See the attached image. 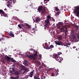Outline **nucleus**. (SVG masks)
<instances>
[{"label": "nucleus", "instance_id": "obj_1", "mask_svg": "<svg viewBox=\"0 0 79 79\" xmlns=\"http://www.w3.org/2000/svg\"><path fill=\"white\" fill-rule=\"evenodd\" d=\"M10 73L11 74L13 75H15V76H17L16 77H17V79H19V72L18 71H17L15 70V67H13L10 69Z\"/></svg>", "mask_w": 79, "mask_h": 79}, {"label": "nucleus", "instance_id": "obj_2", "mask_svg": "<svg viewBox=\"0 0 79 79\" xmlns=\"http://www.w3.org/2000/svg\"><path fill=\"white\" fill-rule=\"evenodd\" d=\"M62 53L61 52H58L57 54H53L52 58H55L56 61H58L59 62H61V58L60 57V55H61Z\"/></svg>", "mask_w": 79, "mask_h": 79}, {"label": "nucleus", "instance_id": "obj_3", "mask_svg": "<svg viewBox=\"0 0 79 79\" xmlns=\"http://www.w3.org/2000/svg\"><path fill=\"white\" fill-rule=\"evenodd\" d=\"M45 7L43 6L42 7V6H40L38 8L37 10L39 13H40L41 11V13L44 14L45 13L46 10H45Z\"/></svg>", "mask_w": 79, "mask_h": 79}, {"label": "nucleus", "instance_id": "obj_4", "mask_svg": "<svg viewBox=\"0 0 79 79\" xmlns=\"http://www.w3.org/2000/svg\"><path fill=\"white\" fill-rule=\"evenodd\" d=\"M37 55V52H35V53L34 54L31 55H26V57L28 58L29 59H31V60H35V57Z\"/></svg>", "mask_w": 79, "mask_h": 79}, {"label": "nucleus", "instance_id": "obj_5", "mask_svg": "<svg viewBox=\"0 0 79 79\" xmlns=\"http://www.w3.org/2000/svg\"><path fill=\"white\" fill-rule=\"evenodd\" d=\"M75 9L74 10V14L76 15V16L79 17V6H78L75 7Z\"/></svg>", "mask_w": 79, "mask_h": 79}, {"label": "nucleus", "instance_id": "obj_6", "mask_svg": "<svg viewBox=\"0 0 79 79\" xmlns=\"http://www.w3.org/2000/svg\"><path fill=\"white\" fill-rule=\"evenodd\" d=\"M45 23L46 24L44 25V27L45 29H48V28H49V26H50V20H45Z\"/></svg>", "mask_w": 79, "mask_h": 79}, {"label": "nucleus", "instance_id": "obj_7", "mask_svg": "<svg viewBox=\"0 0 79 79\" xmlns=\"http://www.w3.org/2000/svg\"><path fill=\"white\" fill-rule=\"evenodd\" d=\"M5 60H6L7 61H10V60L11 61V62H15L16 63V61L15 60H14V59L13 58L7 56L6 55L5 56Z\"/></svg>", "mask_w": 79, "mask_h": 79}, {"label": "nucleus", "instance_id": "obj_8", "mask_svg": "<svg viewBox=\"0 0 79 79\" xmlns=\"http://www.w3.org/2000/svg\"><path fill=\"white\" fill-rule=\"evenodd\" d=\"M11 3L12 4H15V3H16V0H9L8 2H7V5L8 7H9V6H11Z\"/></svg>", "mask_w": 79, "mask_h": 79}, {"label": "nucleus", "instance_id": "obj_9", "mask_svg": "<svg viewBox=\"0 0 79 79\" xmlns=\"http://www.w3.org/2000/svg\"><path fill=\"white\" fill-rule=\"evenodd\" d=\"M0 13L2 14L1 15V16H3L4 17H6V18H8V15L2 10H0Z\"/></svg>", "mask_w": 79, "mask_h": 79}, {"label": "nucleus", "instance_id": "obj_10", "mask_svg": "<svg viewBox=\"0 0 79 79\" xmlns=\"http://www.w3.org/2000/svg\"><path fill=\"white\" fill-rule=\"evenodd\" d=\"M55 43L56 45H62L63 44V43L61 42H59V41H55Z\"/></svg>", "mask_w": 79, "mask_h": 79}, {"label": "nucleus", "instance_id": "obj_11", "mask_svg": "<svg viewBox=\"0 0 79 79\" xmlns=\"http://www.w3.org/2000/svg\"><path fill=\"white\" fill-rule=\"evenodd\" d=\"M65 29H66V26H63L62 27H61L60 28V31L61 32H64V31H65Z\"/></svg>", "mask_w": 79, "mask_h": 79}, {"label": "nucleus", "instance_id": "obj_12", "mask_svg": "<svg viewBox=\"0 0 79 79\" xmlns=\"http://www.w3.org/2000/svg\"><path fill=\"white\" fill-rule=\"evenodd\" d=\"M9 35L11 36L12 37H15V35L13 34L12 31H10L9 33H8Z\"/></svg>", "mask_w": 79, "mask_h": 79}, {"label": "nucleus", "instance_id": "obj_13", "mask_svg": "<svg viewBox=\"0 0 79 79\" xmlns=\"http://www.w3.org/2000/svg\"><path fill=\"white\" fill-rule=\"evenodd\" d=\"M40 74H37L35 76H34L35 79H40V77H39V76Z\"/></svg>", "mask_w": 79, "mask_h": 79}, {"label": "nucleus", "instance_id": "obj_14", "mask_svg": "<svg viewBox=\"0 0 79 79\" xmlns=\"http://www.w3.org/2000/svg\"><path fill=\"white\" fill-rule=\"evenodd\" d=\"M40 19L39 18L37 17L35 19V21L36 23H39V21H40Z\"/></svg>", "mask_w": 79, "mask_h": 79}, {"label": "nucleus", "instance_id": "obj_15", "mask_svg": "<svg viewBox=\"0 0 79 79\" xmlns=\"http://www.w3.org/2000/svg\"><path fill=\"white\" fill-rule=\"evenodd\" d=\"M51 16L50 15H48L47 16V20H50V19L51 20Z\"/></svg>", "mask_w": 79, "mask_h": 79}, {"label": "nucleus", "instance_id": "obj_16", "mask_svg": "<svg viewBox=\"0 0 79 79\" xmlns=\"http://www.w3.org/2000/svg\"><path fill=\"white\" fill-rule=\"evenodd\" d=\"M33 73H34V71H32L30 73L29 75V76L30 77H32V76L33 75Z\"/></svg>", "mask_w": 79, "mask_h": 79}, {"label": "nucleus", "instance_id": "obj_17", "mask_svg": "<svg viewBox=\"0 0 79 79\" xmlns=\"http://www.w3.org/2000/svg\"><path fill=\"white\" fill-rule=\"evenodd\" d=\"M22 26H23V27H24L25 26H28V24L27 23H25V24H21Z\"/></svg>", "mask_w": 79, "mask_h": 79}, {"label": "nucleus", "instance_id": "obj_18", "mask_svg": "<svg viewBox=\"0 0 79 79\" xmlns=\"http://www.w3.org/2000/svg\"><path fill=\"white\" fill-rule=\"evenodd\" d=\"M58 25H59V26H63L62 25L63 24V23L62 22H59L58 23Z\"/></svg>", "mask_w": 79, "mask_h": 79}, {"label": "nucleus", "instance_id": "obj_19", "mask_svg": "<svg viewBox=\"0 0 79 79\" xmlns=\"http://www.w3.org/2000/svg\"><path fill=\"white\" fill-rule=\"evenodd\" d=\"M66 28L65 29V34H66V33H67V32H68V28H66Z\"/></svg>", "mask_w": 79, "mask_h": 79}, {"label": "nucleus", "instance_id": "obj_20", "mask_svg": "<svg viewBox=\"0 0 79 79\" xmlns=\"http://www.w3.org/2000/svg\"><path fill=\"white\" fill-rule=\"evenodd\" d=\"M45 47L47 50H49L50 49L49 47L48 46V45H45Z\"/></svg>", "mask_w": 79, "mask_h": 79}, {"label": "nucleus", "instance_id": "obj_21", "mask_svg": "<svg viewBox=\"0 0 79 79\" xmlns=\"http://www.w3.org/2000/svg\"><path fill=\"white\" fill-rule=\"evenodd\" d=\"M75 28L76 29V31H78V29H79V27L77 25L75 26Z\"/></svg>", "mask_w": 79, "mask_h": 79}, {"label": "nucleus", "instance_id": "obj_22", "mask_svg": "<svg viewBox=\"0 0 79 79\" xmlns=\"http://www.w3.org/2000/svg\"><path fill=\"white\" fill-rule=\"evenodd\" d=\"M54 8H55L56 11H59V9L58 8V7H55Z\"/></svg>", "mask_w": 79, "mask_h": 79}, {"label": "nucleus", "instance_id": "obj_23", "mask_svg": "<svg viewBox=\"0 0 79 79\" xmlns=\"http://www.w3.org/2000/svg\"><path fill=\"white\" fill-rule=\"evenodd\" d=\"M11 79H17V77H11Z\"/></svg>", "mask_w": 79, "mask_h": 79}, {"label": "nucleus", "instance_id": "obj_24", "mask_svg": "<svg viewBox=\"0 0 79 79\" xmlns=\"http://www.w3.org/2000/svg\"><path fill=\"white\" fill-rule=\"evenodd\" d=\"M58 40H61L62 39L61 36H59L58 37Z\"/></svg>", "mask_w": 79, "mask_h": 79}, {"label": "nucleus", "instance_id": "obj_25", "mask_svg": "<svg viewBox=\"0 0 79 79\" xmlns=\"http://www.w3.org/2000/svg\"><path fill=\"white\" fill-rule=\"evenodd\" d=\"M53 47H54V46H53V45L51 44V46L49 47V49H50L51 48H53Z\"/></svg>", "mask_w": 79, "mask_h": 79}, {"label": "nucleus", "instance_id": "obj_26", "mask_svg": "<svg viewBox=\"0 0 79 79\" xmlns=\"http://www.w3.org/2000/svg\"><path fill=\"white\" fill-rule=\"evenodd\" d=\"M37 65H38V66H39V65H40V62L39 61H38L37 62Z\"/></svg>", "mask_w": 79, "mask_h": 79}, {"label": "nucleus", "instance_id": "obj_27", "mask_svg": "<svg viewBox=\"0 0 79 79\" xmlns=\"http://www.w3.org/2000/svg\"><path fill=\"white\" fill-rule=\"evenodd\" d=\"M41 65L42 66H43V68H45V67H46L45 65L44 64H42Z\"/></svg>", "mask_w": 79, "mask_h": 79}, {"label": "nucleus", "instance_id": "obj_28", "mask_svg": "<svg viewBox=\"0 0 79 79\" xmlns=\"http://www.w3.org/2000/svg\"><path fill=\"white\" fill-rule=\"evenodd\" d=\"M59 13H59V12H57L56 14V16H58Z\"/></svg>", "mask_w": 79, "mask_h": 79}, {"label": "nucleus", "instance_id": "obj_29", "mask_svg": "<svg viewBox=\"0 0 79 79\" xmlns=\"http://www.w3.org/2000/svg\"><path fill=\"white\" fill-rule=\"evenodd\" d=\"M42 68H43V66L41 65L39 66V69H42Z\"/></svg>", "mask_w": 79, "mask_h": 79}, {"label": "nucleus", "instance_id": "obj_30", "mask_svg": "<svg viewBox=\"0 0 79 79\" xmlns=\"http://www.w3.org/2000/svg\"><path fill=\"white\" fill-rule=\"evenodd\" d=\"M18 26L20 28V29H22V27L20 25H19V24L18 25Z\"/></svg>", "mask_w": 79, "mask_h": 79}, {"label": "nucleus", "instance_id": "obj_31", "mask_svg": "<svg viewBox=\"0 0 79 79\" xmlns=\"http://www.w3.org/2000/svg\"><path fill=\"white\" fill-rule=\"evenodd\" d=\"M28 70H29V69L26 68L25 69V71H28Z\"/></svg>", "mask_w": 79, "mask_h": 79}, {"label": "nucleus", "instance_id": "obj_32", "mask_svg": "<svg viewBox=\"0 0 79 79\" xmlns=\"http://www.w3.org/2000/svg\"><path fill=\"white\" fill-rule=\"evenodd\" d=\"M51 35H53V34H54V32H53V31H51Z\"/></svg>", "mask_w": 79, "mask_h": 79}, {"label": "nucleus", "instance_id": "obj_33", "mask_svg": "<svg viewBox=\"0 0 79 79\" xmlns=\"http://www.w3.org/2000/svg\"><path fill=\"white\" fill-rule=\"evenodd\" d=\"M52 21H53L54 22H55V19H53V18H52Z\"/></svg>", "mask_w": 79, "mask_h": 79}, {"label": "nucleus", "instance_id": "obj_34", "mask_svg": "<svg viewBox=\"0 0 79 79\" xmlns=\"http://www.w3.org/2000/svg\"><path fill=\"white\" fill-rule=\"evenodd\" d=\"M3 36L4 37H7V38H10V37H9L8 36H5L3 35Z\"/></svg>", "mask_w": 79, "mask_h": 79}, {"label": "nucleus", "instance_id": "obj_35", "mask_svg": "<svg viewBox=\"0 0 79 79\" xmlns=\"http://www.w3.org/2000/svg\"><path fill=\"white\" fill-rule=\"evenodd\" d=\"M77 38L79 40V35H77Z\"/></svg>", "mask_w": 79, "mask_h": 79}, {"label": "nucleus", "instance_id": "obj_36", "mask_svg": "<svg viewBox=\"0 0 79 79\" xmlns=\"http://www.w3.org/2000/svg\"><path fill=\"white\" fill-rule=\"evenodd\" d=\"M26 73V71H25L23 72L22 74H24V73Z\"/></svg>", "mask_w": 79, "mask_h": 79}, {"label": "nucleus", "instance_id": "obj_37", "mask_svg": "<svg viewBox=\"0 0 79 79\" xmlns=\"http://www.w3.org/2000/svg\"><path fill=\"white\" fill-rule=\"evenodd\" d=\"M73 48H76V47L74 46L73 47Z\"/></svg>", "mask_w": 79, "mask_h": 79}, {"label": "nucleus", "instance_id": "obj_38", "mask_svg": "<svg viewBox=\"0 0 79 79\" xmlns=\"http://www.w3.org/2000/svg\"><path fill=\"white\" fill-rule=\"evenodd\" d=\"M31 26H28L27 27L28 28H30V27H31Z\"/></svg>", "mask_w": 79, "mask_h": 79}, {"label": "nucleus", "instance_id": "obj_39", "mask_svg": "<svg viewBox=\"0 0 79 79\" xmlns=\"http://www.w3.org/2000/svg\"><path fill=\"white\" fill-rule=\"evenodd\" d=\"M44 2H45V1H48V2H49V0H44Z\"/></svg>", "mask_w": 79, "mask_h": 79}, {"label": "nucleus", "instance_id": "obj_40", "mask_svg": "<svg viewBox=\"0 0 79 79\" xmlns=\"http://www.w3.org/2000/svg\"><path fill=\"white\" fill-rule=\"evenodd\" d=\"M56 71L57 72H59V70L58 69H57V70H56Z\"/></svg>", "mask_w": 79, "mask_h": 79}, {"label": "nucleus", "instance_id": "obj_41", "mask_svg": "<svg viewBox=\"0 0 79 79\" xmlns=\"http://www.w3.org/2000/svg\"><path fill=\"white\" fill-rule=\"evenodd\" d=\"M32 31H35V28H33L32 29Z\"/></svg>", "mask_w": 79, "mask_h": 79}, {"label": "nucleus", "instance_id": "obj_42", "mask_svg": "<svg viewBox=\"0 0 79 79\" xmlns=\"http://www.w3.org/2000/svg\"><path fill=\"white\" fill-rule=\"evenodd\" d=\"M52 76H55L54 75V73H52Z\"/></svg>", "mask_w": 79, "mask_h": 79}, {"label": "nucleus", "instance_id": "obj_43", "mask_svg": "<svg viewBox=\"0 0 79 79\" xmlns=\"http://www.w3.org/2000/svg\"><path fill=\"white\" fill-rule=\"evenodd\" d=\"M73 39H75V38H76V36H73Z\"/></svg>", "mask_w": 79, "mask_h": 79}, {"label": "nucleus", "instance_id": "obj_44", "mask_svg": "<svg viewBox=\"0 0 79 79\" xmlns=\"http://www.w3.org/2000/svg\"><path fill=\"white\" fill-rule=\"evenodd\" d=\"M47 43H45V45H47Z\"/></svg>", "mask_w": 79, "mask_h": 79}, {"label": "nucleus", "instance_id": "obj_45", "mask_svg": "<svg viewBox=\"0 0 79 79\" xmlns=\"http://www.w3.org/2000/svg\"><path fill=\"white\" fill-rule=\"evenodd\" d=\"M30 51H32V49L31 48L30 49Z\"/></svg>", "mask_w": 79, "mask_h": 79}, {"label": "nucleus", "instance_id": "obj_46", "mask_svg": "<svg viewBox=\"0 0 79 79\" xmlns=\"http://www.w3.org/2000/svg\"><path fill=\"white\" fill-rule=\"evenodd\" d=\"M1 39L2 40H3V39H4V38H3V37H2Z\"/></svg>", "mask_w": 79, "mask_h": 79}, {"label": "nucleus", "instance_id": "obj_47", "mask_svg": "<svg viewBox=\"0 0 79 79\" xmlns=\"http://www.w3.org/2000/svg\"><path fill=\"white\" fill-rule=\"evenodd\" d=\"M28 54L29 55H31V53L30 52H28Z\"/></svg>", "mask_w": 79, "mask_h": 79}, {"label": "nucleus", "instance_id": "obj_48", "mask_svg": "<svg viewBox=\"0 0 79 79\" xmlns=\"http://www.w3.org/2000/svg\"><path fill=\"white\" fill-rule=\"evenodd\" d=\"M32 50L33 51H34H34H35V50L34 49H32Z\"/></svg>", "mask_w": 79, "mask_h": 79}, {"label": "nucleus", "instance_id": "obj_49", "mask_svg": "<svg viewBox=\"0 0 79 79\" xmlns=\"http://www.w3.org/2000/svg\"><path fill=\"white\" fill-rule=\"evenodd\" d=\"M28 77H29L28 76L27 77H26V79H27V78H28Z\"/></svg>", "mask_w": 79, "mask_h": 79}, {"label": "nucleus", "instance_id": "obj_50", "mask_svg": "<svg viewBox=\"0 0 79 79\" xmlns=\"http://www.w3.org/2000/svg\"><path fill=\"white\" fill-rule=\"evenodd\" d=\"M39 56H40V57H41L42 55H39Z\"/></svg>", "mask_w": 79, "mask_h": 79}, {"label": "nucleus", "instance_id": "obj_51", "mask_svg": "<svg viewBox=\"0 0 79 79\" xmlns=\"http://www.w3.org/2000/svg\"><path fill=\"white\" fill-rule=\"evenodd\" d=\"M7 10V9H4V10H5V11H6V10Z\"/></svg>", "mask_w": 79, "mask_h": 79}, {"label": "nucleus", "instance_id": "obj_52", "mask_svg": "<svg viewBox=\"0 0 79 79\" xmlns=\"http://www.w3.org/2000/svg\"><path fill=\"white\" fill-rule=\"evenodd\" d=\"M32 4H31V5H29V6H32Z\"/></svg>", "mask_w": 79, "mask_h": 79}, {"label": "nucleus", "instance_id": "obj_53", "mask_svg": "<svg viewBox=\"0 0 79 79\" xmlns=\"http://www.w3.org/2000/svg\"><path fill=\"white\" fill-rule=\"evenodd\" d=\"M44 79H45V76L43 77Z\"/></svg>", "mask_w": 79, "mask_h": 79}, {"label": "nucleus", "instance_id": "obj_54", "mask_svg": "<svg viewBox=\"0 0 79 79\" xmlns=\"http://www.w3.org/2000/svg\"><path fill=\"white\" fill-rule=\"evenodd\" d=\"M76 41H77V42H78L79 41V40H76Z\"/></svg>", "mask_w": 79, "mask_h": 79}, {"label": "nucleus", "instance_id": "obj_55", "mask_svg": "<svg viewBox=\"0 0 79 79\" xmlns=\"http://www.w3.org/2000/svg\"><path fill=\"white\" fill-rule=\"evenodd\" d=\"M2 41V39H0V42H1Z\"/></svg>", "mask_w": 79, "mask_h": 79}, {"label": "nucleus", "instance_id": "obj_56", "mask_svg": "<svg viewBox=\"0 0 79 79\" xmlns=\"http://www.w3.org/2000/svg\"><path fill=\"white\" fill-rule=\"evenodd\" d=\"M41 79H43V77H41Z\"/></svg>", "mask_w": 79, "mask_h": 79}, {"label": "nucleus", "instance_id": "obj_57", "mask_svg": "<svg viewBox=\"0 0 79 79\" xmlns=\"http://www.w3.org/2000/svg\"><path fill=\"white\" fill-rule=\"evenodd\" d=\"M74 32L73 31V34H74Z\"/></svg>", "mask_w": 79, "mask_h": 79}, {"label": "nucleus", "instance_id": "obj_58", "mask_svg": "<svg viewBox=\"0 0 79 79\" xmlns=\"http://www.w3.org/2000/svg\"><path fill=\"white\" fill-rule=\"evenodd\" d=\"M0 65H1V62H0Z\"/></svg>", "mask_w": 79, "mask_h": 79}, {"label": "nucleus", "instance_id": "obj_59", "mask_svg": "<svg viewBox=\"0 0 79 79\" xmlns=\"http://www.w3.org/2000/svg\"><path fill=\"white\" fill-rule=\"evenodd\" d=\"M77 50V48H76V50Z\"/></svg>", "mask_w": 79, "mask_h": 79}, {"label": "nucleus", "instance_id": "obj_60", "mask_svg": "<svg viewBox=\"0 0 79 79\" xmlns=\"http://www.w3.org/2000/svg\"><path fill=\"white\" fill-rule=\"evenodd\" d=\"M69 44H67V45H69Z\"/></svg>", "mask_w": 79, "mask_h": 79}, {"label": "nucleus", "instance_id": "obj_61", "mask_svg": "<svg viewBox=\"0 0 79 79\" xmlns=\"http://www.w3.org/2000/svg\"><path fill=\"white\" fill-rule=\"evenodd\" d=\"M66 22H67L66 21H65V23H66Z\"/></svg>", "mask_w": 79, "mask_h": 79}, {"label": "nucleus", "instance_id": "obj_62", "mask_svg": "<svg viewBox=\"0 0 79 79\" xmlns=\"http://www.w3.org/2000/svg\"><path fill=\"white\" fill-rule=\"evenodd\" d=\"M50 56H52V55H50Z\"/></svg>", "mask_w": 79, "mask_h": 79}, {"label": "nucleus", "instance_id": "obj_63", "mask_svg": "<svg viewBox=\"0 0 79 79\" xmlns=\"http://www.w3.org/2000/svg\"><path fill=\"white\" fill-rule=\"evenodd\" d=\"M11 56L10 55V56Z\"/></svg>", "mask_w": 79, "mask_h": 79}, {"label": "nucleus", "instance_id": "obj_64", "mask_svg": "<svg viewBox=\"0 0 79 79\" xmlns=\"http://www.w3.org/2000/svg\"><path fill=\"white\" fill-rule=\"evenodd\" d=\"M76 34H77V33H76Z\"/></svg>", "mask_w": 79, "mask_h": 79}]
</instances>
